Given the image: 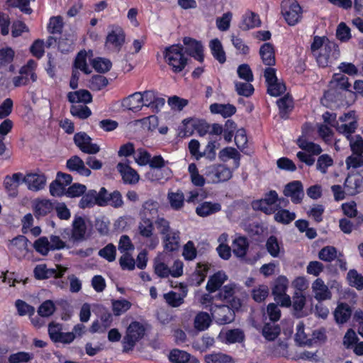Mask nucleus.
Here are the masks:
<instances>
[{
	"mask_svg": "<svg viewBox=\"0 0 363 363\" xmlns=\"http://www.w3.org/2000/svg\"><path fill=\"white\" fill-rule=\"evenodd\" d=\"M96 191H95V190L89 191L81 199V200L79 203V206L81 208H91V207L94 206L95 204H97V200L96 199Z\"/></svg>",
	"mask_w": 363,
	"mask_h": 363,
	"instance_id": "53",
	"label": "nucleus"
},
{
	"mask_svg": "<svg viewBox=\"0 0 363 363\" xmlns=\"http://www.w3.org/2000/svg\"><path fill=\"white\" fill-rule=\"evenodd\" d=\"M155 273L160 278H167L170 276V268L164 262L162 256H157L154 260Z\"/></svg>",
	"mask_w": 363,
	"mask_h": 363,
	"instance_id": "40",
	"label": "nucleus"
},
{
	"mask_svg": "<svg viewBox=\"0 0 363 363\" xmlns=\"http://www.w3.org/2000/svg\"><path fill=\"white\" fill-rule=\"evenodd\" d=\"M221 205L217 202L205 201L199 204L196 208V213L201 217H206L219 212Z\"/></svg>",
	"mask_w": 363,
	"mask_h": 363,
	"instance_id": "27",
	"label": "nucleus"
},
{
	"mask_svg": "<svg viewBox=\"0 0 363 363\" xmlns=\"http://www.w3.org/2000/svg\"><path fill=\"white\" fill-rule=\"evenodd\" d=\"M86 226L85 220L80 216L74 217L72 222L71 238L74 241L82 240L85 235Z\"/></svg>",
	"mask_w": 363,
	"mask_h": 363,
	"instance_id": "25",
	"label": "nucleus"
},
{
	"mask_svg": "<svg viewBox=\"0 0 363 363\" xmlns=\"http://www.w3.org/2000/svg\"><path fill=\"white\" fill-rule=\"evenodd\" d=\"M261 21L259 16L251 11L246 12L242 18V28L248 30L260 26Z\"/></svg>",
	"mask_w": 363,
	"mask_h": 363,
	"instance_id": "42",
	"label": "nucleus"
},
{
	"mask_svg": "<svg viewBox=\"0 0 363 363\" xmlns=\"http://www.w3.org/2000/svg\"><path fill=\"white\" fill-rule=\"evenodd\" d=\"M205 175L209 182L217 184L229 180L232 172L223 164H213L206 168Z\"/></svg>",
	"mask_w": 363,
	"mask_h": 363,
	"instance_id": "7",
	"label": "nucleus"
},
{
	"mask_svg": "<svg viewBox=\"0 0 363 363\" xmlns=\"http://www.w3.org/2000/svg\"><path fill=\"white\" fill-rule=\"evenodd\" d=\"M160 204L157 201L149 199L145 201L140 211V218H154L157 215Z\"/></svg>",
	"mask_w": 363,
	"mask_h": 363,
	"instance_id": "31",
	"label": "nucleus"
},
{
	"mask_svg": "<svg viewBox=\"0 0 363 363\" xmlns=\"http://www.w3.org/2000/svg\"><path fill=\"white\" fill-rule=\"evenodd\" d=\"M28 239L23 235H19L10 241L9 250L17 257H25L28 252Z\"/></svg>",
	"mask_w": 363,
	"mask_h": 363,
	"instance_id": "19",
	"label": "nucleus"
},
{
	"mask_svg": "<svg viewBox=\"0 0 363 363\" xmlns=\"http://www.w3.org/2000/svg\"><path fill=\"white\" fill-rule=\"evenodd\" d=\"M111 305L113 313L117 316L125 313L132 306L129 301L124 298L113 300Z\"/></svg>",
	"mask_w": 363,
	"mask_h": 363,
	"instance_id": "48",
	"label": "nucleus"
},
{
	"mask_svg": "<svg viewBox=\"0 0 363 363\" xmlns=\"http://www.w3.org/2000/svg\"><path fill=\"white\" fill-rule=\"evenodd\" d=\"M15 55L14 50L9 47L0 48V85H6L9 82L8 71L13 72L15 67L11 62Z\"/></svg>",
	"mask_w": 363,
	"mask_h": 363,
	"instance_id": "5",
	"label": "nucleus"
},
{
	"mask_svg": "<svg viewBox=\"0 0 363 363\" xmlns=\"http://www.w3.org/2000/svg\"><path fill=\"white\" fill-rule=\"evenodd\" d=\"M13 123L11 120L6 118L0 124V155H3L6 150L4 143L5 136L12 130Z\"/></svg>",
	"mask_w": 363,
	"mask_h": 363,
	"instance_id": "47",
	"label": "nucleus"
},
{
	"mask_svg": "<svg viewBox=\"0 0 363 363\" xmlns=\"http://www.w3.org/2000/svg\"><path fill=\"white\" fill-rule=\"evenodd\" d=\"M227 280V275L223 272H218L214 274L208 281L206 289L209 292H214L218 289Z\"/></svg>",
	"mask_w": 363,
	"mask_h": 363,
	"instance_id": "38",
	"label": "nucleus"
},
{
	"mask_svg": "<svg viewBox=\"0 0 363 363\" xmlns=\"http://www.w3.org/2000/svg\"><path fill=\"white\" fill-rule=\"evenodd\" d=\"M345 187L349 194L354 195L363 190V176L349 175L345 180Z\"/></svg>",
	"mask_w": 363,
	"mask_h": 363,
	"instance_id": "20",
	"label": "nucleus"
},
{
	"mask_svg": "<svg viewBox=\"0 0 363 363\" xmlns=\"http://www.w3.org/2000/svg\"><path fill=\"white\" fill-rule=\"evenodd\" d=\"M289 287V280L285 276H279L275 281L272 289L274 296L281 295L286 292Z\"/></svg>",
	"mask_w": 363,
	"mask_h": 363,
	"instance_id": "55",
	"label": "nucleus"
},
{
	"mask_svg": "<svg viewBox=\"0 0 363 363\" xmlns=\"http://www.w3.org/2000/svg\"><path fill=\"white\" fill-rule=\"evenodd\" d=\"M337 257V250L333 246L322 248L318 253V258L323 261L330 262Z\"/></svg>",
	"mask_w": 363,
	"mask_h": 363,
	"instance_id": "58",
	"label": "nucleus"
},
{
	"mask_svg": "<svg viewBox=\"0 0 363 363\" xmlns=\"http://www.w3.org/2000/svg\"><path fill=\"white\" fill-rule=\"evenodd\" d=\"M117 169L122 176L123 180L126 184H134L138 182L140 177L137 172L128 164L118 163Z\"/></svg>",
	"mask_w": 363,
	"mask_h": 363,
	"instance_id": "23",
	"label": "nucleus"
},
{
	"mask_svg": "<svg viewBox=\"0 0 363 363\" xmlns=\"http://www.w3.org/2000/svg\"><path fill=\"white\" fill-rule=\"evenodd\" d=\"M74 142L79 150L86 154H96L100 150V147L92 142V139L84 132L77 133L74 136Z\"/></svg>",
	"mask_w": 363,
	"mask_h": 363,
	"instance_id": "12",
	"label": "nucleus"
},
{
	"mask_svg": "<svg viewBox=\"0 0 363 363\" xmlns=\"http://www.w3.org/2000/svg\"><path fill=\"white\" fill-rule=\"evenodd\" d=\"M38 63L33 60H29L18 70V75L12 78L14 87L25 86L38 79L36 69Z\"/></svg>",
	"mask_w": 363,
	"mask_h": 363,
	"instance_id": "4",
	"label": "nucleus"
},
{
	"mask_svg": "<svg viewBox=\"0 0 363 363\" xmlns=\"http://www.w3.org/2000/svg\"><path fill=\"white\" fill-rule=\"evenodd\" d=\"M99 255L111 262L116 259V248L113 244H108L99 251Z\"/></svg>",
	"mask_w": 363,
	"mask_h": 363,
	"instance_id": "61",
	"label": "nucleus"
},
{
	"mask_svg": "<svg viewBox=\"0 0 363 363\" xmlns=\"http://www.w3.org/2000/svg\"><path fill=\"white\" fill-rule=\"evenodd\" d=\"M183 43L186 45V52L195 60L202 62L203 60V47L201 42L191 38L185 37Z\"/></svg>",
	"mask_w": 363,
	"mask_h": 363,
	"instance_id": "17",
	"label": "nucleus"
},
{
	"mask_svg": "<svg viewBox=\"0 0 363 363\" xmlns=\"http://www.w3.org/2000/svg\"><path fill=\"white\" fill-rule=\"evenodd\" d=\"M67 167L71 172H77L82 176L89 177L91 172L86 167L84 161L78 156L74 155L67 161Z\"/></svg>",
	"mask_w": 363,
	"mask_h": 363,
	"instance_id": "21",
	"label": "nucleus"
},
{
	"mask_svg": "<svg viewBox=\"0 0 363 363\" xmlns=\"http://www.w3.org/2000/svg\"><path fill=\"white\" fill-rule=\"evenodd\" d=\"M333 163V160L329 155H321L316 161V169L323 174H325L328 172V169L332 167Z\"/></svg>",
	"mask_w": 363,
	"mask_h": 363,
	"instance_id": "49",
	"label": "nucleus"
},
{
	"mask_svg": "<svg viewBox=\"0 0 363 363\" xmlns=\"http://www.w3.org/2000/svg\"><path fill=\"white\" fill-rule=\"evenodd\" d=\"M205 363H235L234 359L220 352H213L204 356Z\"/></svg>",
	"mask_w": 363,
	"mask_h": 363,
	"instance_id": "37",
	"label": "nucleus"
},
{
	"mask_svg": "<svg viewBox=\"0 0 363 363\" xmlns=\"http://www.w3.org/2000/svg\"><path fill=\"white\" fill-rule=\"evenodd\" d=\"M212 113L220 114L224 118L230 117L236 112V108L230 104H213L210 106Z\"/></svg>",
	"mask_w": 363,
	"mask_h": 363,
	"instance_id": "34",
	"label": "nucleus"
},
{
	"mask_svg": "<svg viewBox=\"0 0 363 363\" xmlns=\"http://www.w3.org/2000/svg\"><path fill=\"white\" fill-rule=\"evenodd\" d=\"M28 189L33 191H38L43 189L46 184V177L43 174L29 173L23 177Z\"/></svg>",
	"mask_w": 363,
	"mask_h": 363,
	"instance_id": "18",
	"label": "nucleus"
},
{
	"mask_svg": "<svg viewBox=\"0 0 363 363\" xmlns=\"http://www.w3.org/2000/svg\"><path fill=\"white\" fill-rule=\"evenodd\" d=\"M211 323V318L208 313L206 312L199 313L194 318V328L199 331L208 329Z\"/></svg>",
	"mask_w": 363,
	"mask_h": 363,
	"instance_id": "46",
	"label": "nucleus"
},
{
	"mask_svg": "<svg viewBox=\"0 0 363 363\" xmlns=\"http://www.w3.org/2000/svg\"><path fill=\"white\" fill-rule=\"evenodd\" d=\"M210 311L216 322L220 325L230 323L234 320L235 312L228 306L213 303Z\"/></svg>",
	"mask_w": 363,
	"mask_h": 363,
	"instance_id": "9",
	"label": "nucleus"
},
{
	"mask_svg": "<svg viewBox=\"0 0 363 363\" xmlns=\"http://www.w3.org/2000/svg\"><path fill=\"white\" fill-rule=\"evenodd\" d=\"M351 313V308L347 303H340L335 310V319L337 323H345L350 319Z\"/></svg>",
	"mask_w": 363,
	"mask_h": 363,
	"instance_id": "39",
	"label": "nucleus"
},
{
	"mask_svg": "<svg viewBox=\"0 0 363 363\" xmlns=\"http://www.w3.org/2000/svg\"><path fill=\"white\" fill-rule=\"evenodd\" d=\"M137 230L138 234L145 239H150V243L149 247L154 249L159 243L157 238H152L154 235V225L150 218H140Z\"/></svg>",
	"mask_w": 363,
	"mask_h": 363,
	"instance_id": "11",
	"label": "nucleus"
},
{
	"mask_svg": "<svg viewBox=\"0 0 363 363\" xmlns=\"http://www.w3.org/2000/svg\"><path fill=\"white\" fill-rule=\"evenodd\" d=\"M208 46L213 57L220 64H223L226 61V56L221 42L218 38H214L210 40Z\"/></svg>",
	"mask_w": 363,
	"mask_h": 363,
	"instance_id": "29",
	"label": "nucleus"
},
{
	"mask_svg": "<svg viewBox=\"0 0 363 363\" xmlns=\"http://www.w3.org/2000/svg\"><path fill=\"white\" fill-rule=\"evenodd\" d=\"M259 55L264 65L272 67L275 65V52L274 46L269 43H264L259 49Z\"/></svg>",
	"mask_w": 363,
	"mask_h": 363,
	"instance_id": "24",
	"label": "nucleus"
},
{
	"mask_svg": "<svg viewBox=\"0 0 363 363\" xmlns=\"http://www.w3.org/2000/svg\"><path fill=\"white\" fill-rule=\"evenodd\" d=\"M357 126L355 112L350 111L339 118L335 128L340 133L345 135L347 138H350L351 134L355 131Z\"/></svg>",
	"mask_w": 363,
	"mask_h": 363,
	"instance_id": "8",
	"label": "nucleus"
},
{
	"mask_svg": "<svg viewBox=\"0 0 363 363\" xmlns=\"http://www.w3.org/2000/svg\"><path fill=\"white\" fill-rule=\"evenodd\" d=\"M236 285L234 284H227L223 286V288L219 291L218 294L216 296V298L228 301L230 299L235 291Z\"/></svg>",
	"mask_w": 363,
	"mask_h": 363,
	"instance_id": "64",
	"label": "nucleus"
},
{
	"mask_svg": "<svg viewBox=\"0 0 363 363\" xmlns=\"http://www.w3.org/2000/svg\"><path fill=\"white\" fill-rule=\"evenodd\" d=\"M312 292L315 300L323 301L332 298V293L323 280L318 278L311 285Z\"/></svg>",
	"mask_w": 363,
	"mask_h": 363,
	"instance_id": "15",
	"label": "nucleus"
},
{
	"mask_svg": "<svg viewBox=\"0 0 363 363\" xmlns=\"http://www.w3.org/2000/svg\"><path fill=\"white\" fill-rule=\"evenodd\" d=\"M67 98L69 101L72 104L83 103L86 104L91 102L92 101V96L91 93L85 89L69 92Z\"/></svg>",
	"mask_w": 363,
	"mask_h": 363,
	"instance_id": "28",
	"label": "nucleus"
},
{
	"mask_svg": "<svg viewBox=\"0 0 363 363\" xmlns=\"http://www.w3.org/2000/svg\"><path fill=\"white\" fill-rule=\"evenodd\" d=\"M167 199L171 208L175 211L181 210L184 205V193L177 190V191H169L167 194Z\"/></svg>",
	"mask_w": 363,
	"mask_h": 363,
	"instance_id": "36",
	"label": "nucleus"
},
{
	"mask_svg": "<svg viewBox=\"0 0 363 363\" xmlns=\"http://www.w3.org/2000/svg\"><path fill=\"white\" fill-rule=\"evenodd\" d=\"M33 354L27 352H18L11 354L9 358V363H27L33 359Z\"/></svg>",
	"mask_w": 363,
	"mask_h": 363,
	"instance_id": "56",
	"label": "nucleus"
},
{
	"mask_svg": "<svg viewBox=\"0 0 363 363\" xmlns=\"http://www.w3.org/2000/svg\"><path fill=\"white\" fill-rule=\"evenodd\" d=\"M184 295L170 291L164 294V298L166 302L172 307H178L184 302Z\"/></svg>",
	"mask_w": 363,
	"mask_h": 363,
	"instance_id": "60",
	"label": "nucleus"
},
{
	"mask_svg": "<svg viewBox=\"0 0 363 363\" xmlns=\"http://www.w3.org/2000/svg\"><path fill=\"white\" fill-rule=\"evenodd\" d=\"M169 359L172 363H200L196 357L179 349H174L169 352Z\"/></svg>",
	"mask_w": 363,
	"mask_h": 363,
	"instance_id": "22",
	"label": "nucleus"
},
{
	"mask_svg": "<svg viewBox=\"0 0 363 363\" xmlns=\"http://www.w3.org/2000/svg\"><path fill=\"white\" fill-rule=\"evenodd\" d=\"M249 243L244 236H238L232 243V250L238 257H244L247 252Z\"/></svg>",
	"mask_w": 363,
	"mask_h": 363,
	"instance_id": "30",
	"label": "nucleus"
},
{
	"mask_svg": "<svg viewBox=\"0 0 363 363\" xmlns=\"http://www.w3.org/2000/svg\"><path fill=\"white\" fill-rule=\"evenodd\" d=\"M122 105L133 111H140L143 106L142 92H135L128 96L123 100Z\"/></svg>",
	"mask_w": 363,
	"mask_h": 363,
	"instance_id": "26",
	"label": "nucleus"
},
{
	"mask_svg": "<svg viewBox=\"0 0 363 363\" xmlns=\"http://www.w3.org/2000/svg\"><path fill=\"white\" fill-rule=\"evenodd\" d=\"M110 30L106 38V45L119 51L125 43V33L123 28L117 25L109 26Z\"/></svg>",
	"mask_w": 363,
	"mask_h": 363,
	"instance_id": "10",
	"label": "nucleus"
},
{
	"mask_svg": "<svg viewBox=\"0 0 363 363\" xmlns=\"http://www.w3.org/2000/svg\"><path fill=\"white\" fill-rule=\"evenodd\" d=\"M91 65L98 72L104 73L109 71L111 68V62L106 58L97 57L92 60Z\"/></svg>",
	"mask_w": 363,
	"mask_h": 363,
	"instance_id": "54",
	"label": "nucleus"
},
{
	"mask_svg": "<svg viewBox=\"0 0 363 363\" xmlns=\"http://www.w3.org/2000/svg\"><path fill=\"white\" fill-rule=\"evenodd\" d=\"M67 271V268L57 265L56 269H48L44 264L37 265L34 269L35 277L38 279H45L50 277H61Z\"/></svg>",
	"mask_w": 363,
	"mask_h": 363,
	"instance_id": "13",
	"label": "nucleus"
},
{
	"mask_svg": "<svg viewBox=\"0 0 363 363\" xmlns=\"http://www.w3.org/2000/svg\"><path fill=\"white\" fill-rule=\"evenodd\" d=\"M219 159L223 162L232 159L234 160L235 167L238 168L240 166V155L238 151L231 147H228L222 149L218 154Z\"/></svg>",
	"mask_w": 363,
	"mask_h": 363,
	"instance_id": "35",
	"label": "nucleus"
},
{
	"mask_svg": "<svg viewBox=\"0 0 363 363\" xmlns=\"http://www.w3.org/2000/svg\"><path fill=\"white\" fill-rule=\"evenodd\" d=\"M163 55L165 62L175 73L182 72L187 64V58L181 45H172L165 48Z\"/></svg>",
	"mask_w": 363,
	"mask_h": 363,
	"instance_id": "2",
	"label": "nucleus"
},
{
	"mask_svg": "<svg viewBox=\"0 0 363 363\" xmlns=\"http://www.w3.org/2000/svg\"><path fill=\"white\" fill-rule=\"evenodd\" d=\"M347 169L351 172L363 166L362 155H352L347 157L345 160Z\"/></svg>",
	"mask_w": 363,
	"mask_h": 363,
	"instance_id": "59",
	"label": "nucleus"
},
{
	"mask_svg": "<svg viewBox=\"0 0 363 363\" xmlns=\"http://www.w3.org/2000/svg\"><path fill=\"white\" fill-rule=\"evenodd\" d=\"M164 248L168 251L177 250L179 247V232L171 230L164 235L163 238Z\"/></svg>",
	"mask_w": 363,
	"mask_h": 363,
	"instance_id": "33",
	"label": "nucleus"
},
{
	"mask_svg": "<svg viewBox=\"0 0 363 363\" xmlns=\"http://www.w3.org/2000/svg\"><path fill=\"white\" fill-rule=\"evenodd\" d=\"M145 328L143 324L134 321L127 328L126 335L123 338V349L125 351L132 350L137 342L145 335Z\"/></svg>",
	"mask_w": 363,
	"mask_h": 363,
	"instance_id": "6",
	"label": "nucleus"
},
{
	"mask_svg": "<svg viewBox=\"0 0 363 363\" xmlns=\"http://www.w3.org/2000/svg\"><path fill=\"white\" fill-rule=\"evenodd\" d=\"M350 141V146L353 155H362L363 153V138L359 135L350 136L347 138Z\"/></svg>",
	"mask_w": 363,
	"mask_h": 363,
	"instance_id": "62",
	"label": "nucleus"
},
{
	"mask_svg": "<svg viewBox=\"0 0 363 363\" xmlns=\"http://www.w3.org/2000/svg\"><path fill=\"white\" fill-rule=\"evenodd\" d=\"M274 220L277 223L287 225L296 218V213L281 207L274 213Z\"/></svg>",
	"mask_w": 363,
	"mask_h": 363,
	"instance_id": "44",
	"label": "nucleus"
},
{
	"mask_svg": "<svg viewBox=\"0 0 363 363\" xmlns=\"http://www.w3.org/2000/svg\"><path fill=\"white\" fill-rule=\"evenodd\" d=\"M311 50L319 66L323 67L328 66L331 60H337L340 56L337 44L325 36H315Z\"/></svg>",
	"mask_w": 363,
	"mask_h": 363,
	"instance_id": "1",
	"label": "nucleus"
},
{
	"mask_svg": "<svg viewBox=\"0 0 363 363\" xmlns=\"http://www.w3.org/2000/svg\"><path fill=\"white\" fill-rule=\"evenodd\" d=\"M71 114L80 119H86L91 115V111L85 105L73 104L70 108Z\"/></svg>",
	"mask_w": 363,
	"mask_h": 363,
	"instance_id": "51",
	"label": "nucleus"
},
{
	"mask_svg": "<svg viewBox=\"0 0 363 363\" xmlns=\"http://www.w3.org/2000/svg\"><path fill=\"white\" fill-rule=\"evenodd\" d=\"M52 208V203L48 199L35 200L33 203L34 213L37 216H45Z\"/></svg>",
	"mask_w": 363,
	"mask_h": 363,
	"instance_id": "41",
	"label": "nucleus"
},
{
	"mask_svg": "<svg viewBox=\"0 0 363 363\" xmlns=\"http://www.w3.org/2000/svg\"><path fill=\"white\" fill-rule=\"evenodd\" d=\"M297 145L302 150L313 155H320L322 152V148L319 145L308 141L303 137H300L297 140Z\"/></svg>",
	"mask_w": 363,
	"mask_h": 363,
	"instance_id": "43",
	"label": "nucleus"
},
{
	"mask_svg": "<svg viewBox=\"0 0 363 363\" xmlns=\"http://www.w3.org/2000/svg\"><path fill=\"white\" fill-rule=\"evenodd\" d=\"M280 329L278 326L266 323L262 329V335L267 340H274L279 334Z\"/></svg>",
	"mask_w": 363,
	"mask_h": 363,
	"instance_id": "63",
	"label": "nucleus"
},
{
	"mask_svg": "<svg viewBox=\"0 0 363 363\" xmlns=\"http://www.w3.org/2000/svg\"><path fill=\"white\" fill-rule=\"evenodd\" d=\"M265 247L267 251L272 257L277 258L284 254V247L275 236L272 235L267 240Z\"/></svg>",
	"mask_w": 363,
	"mask_h": 363,
	"instance_id": "32",
	"label": "nucleus"
},
{
	"mask_svg": "<svg viewBox=\"0 0 363 363\" xmlns=\"http://www.w3.org/2000/svg\"><path fill=\"white\" fill-rule=\"evenodd\" d=\"M282 14L289 26L296 25L301 18V8L296 1L291 3L288 6H282Z\"/></svg>",
	"mask_w": 363,
	"mask_h": 363,
	"instance_id": "14",
	"label": "nucleus"
},
{
	"mask_svg": "<svg viewBox=\"0 0 363 363\" xmlns=\"http://www.w3.org/2000/svg\"><path fill=\"white\" fill-rule=\"evenodd\" d=\"M287 201L284 198H279L274 190H271L260 200L252 203L253 208L259 210L267 215L274 213L281 206H286Z\"/></svg>",
	"mask_w": 363,
	"mask_h": 363,
	"instance_id": "3",
	"label": "nucleus"
},
{
	"mask_svg": "<svg viewBox=\"0 0 363 363\" xmlns=\"http://www.w3.org/2000/svg\"><path fill=\"white\" fill-rule=\"evenodd\" d=\"M347 280L350 286L358 290L363 289V276L356 270H350L347 273Z\"/></svg>",
	"mask_w": 363,
	"mask_h": 363,
	"instance_id": "57",
	"label": "nucleus"
},
{
	"mask_svg": "<svg viewBox=\"0 0 363 363\" xmlns=\"http://www.w3.org/2000/svg\"><path fill=\"white\" fill-rule=\"evenodd\" d=\"M50 242L48 237L43 236L37 239L33 243V247L37 252L42 255H47L51 249H50Z\"/></svg>",
	"mask_w": 363,
	"mask_h": 363,
	"instance_id": "52",
	"label": "nucleus"
},
{
	"mask_svg": "<svg viewBox=\"0 0 363 363\" xmlns=\"http://www.w3.org/2000/svg\"><path fill=\"white\" fill-rule=\"evenodd\" d=\"M286 196L290 197L294 203H299L303 197V188L300 181H294L288 184L284 190Z\"/></svg>",
	"mask_w": 363,
	"mask_h": 363,
	"instance_id": "16",
	"label": "nucleus"
},
{
	"mask_svg": "<svg viewBox=\"0 0 363 363\" xmlns=\"http://www.w3.org/2000/svg\"><path fill=\"white\" fill-rule=\"evenodd\" d=\"M188 172L192 184L196 186H203L205 184L204 177L199 174L196 164L191 163L188 167Z\"/></svg>",
	"mask_w": 363,
	"mask_h": 363,
	"instance_id": "50",
	"label": "nucleus"
},
{
	"mask_svg": "<svg viewBox=\"0 0 363 363\" xmlns=\"http://www.w3.org/2000/svg\"><path fill=\"white\" fill-rule=\"evenodd\" d=\"M172 176V171L169 168L157 169L150 171L146 174V178L151 182H161L167 180Z\"/></svg>",
	"mask_w": 363,
	"mask_h": 363,
	"instance_id": "45",
	"label": "nucleus"
}]
</instances>
